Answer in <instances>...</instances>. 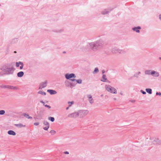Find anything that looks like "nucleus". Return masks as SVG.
I'll return each mask as SVG.
<instances>
[{
    "label": "nucleus",
    "instance_id": "1",
    "mask_svg": "<svg viewBox=\"0 0 161 161\" xmlns=\"http://www.w3.org/2000/svg\"><path fill=\"white\" fill-rule=\"evenodd\" d=\"M0 69L3 72V75H13L15 69L11 64H5L2 66Z\"/></svg>",
    "mask_w": 161,
    "mask_h": 161
},
{
    "label": "nucleus",
    "instance_id": "2",
    "mask_svg": "<svg viewBox=\"0 0 161 161\" xmlns=\"http://www.w3.org/2000/svg\"><path fill=\"white\" fill-rule=\"evenodd\" d=\"M104 44L103 41H96L89 43L87 45L88 48L91 49L93 51H96L102 47Z\"/></svg>",
    "mask_w": 161,
    "mask_h": 161
},
{
    "label": "nucleus",
    "instance_id": "3",
    "mask_svg": "<svg viewBox=\"0 0 161 161\" xmlns=\"http://www.w3.org/2000/svg\"><path fill=\"white\" fill-rule=\"evenodd\" d=\"M146 141L150 142L152 141V143L153 145H161V140H159L158 138H153L151 137L149 138H146Z\"/></svg>",
    "mask_w": 161,
    "mask_h": 161
},
{
    "label": "nucleus",
    "instance_id": "4",
    "mask_svg": "<svg viewBox=\"0 0 161 161\" xmlns=\"http://www.w3.org/2000/svg\"><path fill=\"white\" fill-rule=\"evenodd\" d=\"M111 52L113 54L119 53L121 54H124L126 53V51L120 49L116 47H114L112 48Z\"/></svg>",
    "mask_w": 161,
    "mask_h": 161
},
{
    "label": "nucleus",
    "instance_id": "5",
    "mask_svg": "<svg viewBox=\"0 0 161 161\" xmlns=\"http://www.w3.org/2000/svg\"><path fill=\"white\" fill-rule=\"evenodd\" d=\"M105 88L107 91L110 93L114 94L117 93L116 90L109 85H106L105 86Z\"/></svg>",
    "mask_w": 161,
    "mask_h": 161
},
{
    "label": "nucleus",
    "instance_id": "6",
    "mask_svg": "<svg viewBox=\"0 0 161 161\" xmlns=\"http://www.w3.org/2000/svg\"><path fill=\"white\" fill-rule=\"evenodd\" d=\"M89 111L87 110H81L78 111V117L82 118L87 115L89 113Z\"/></svg>",
    "mask_w": 161,
    "mask_h": 161
},
{
    "label": "nucleus",
    "instance_id": "7",
    "mask_svg": "<svg viewBox=\"0 0 161 161\" xmlns=\"http://www.w3.org/2000/svg\"><path fill=\"white\" fill-rule=\"evenodd\" d=\"M0 87L1 88H7L8 89H12L14 90H17L19 89L16 86H11L9 85H0Z\"/></svg>",
    "mask_w": 161,
    "mask_h": 161
},
{
    "label": "nucleus",
    "instance_id": "8",
    "mask_svg": "<svg viewBox=\"0 0 161 161\" xmlns=\"http://www.w3.org/2000/svg\"><path fill=\"white\" fill-rule=\"evenodd\" d=\"M65 77L66 79L70 80V79L71 78H75L76 76L74 73H67L65 75Z\"/></svg>",
    "mask_w": 161,
    "mask_h": 161
},
{
    "label": "nucleus",
    "instance_id": "9",
    "mask_svg": "<svg viewBox=\"0 0 161 161\" xmlns=\"http://www.w3.org/2000/svg\"><path fill=\"white\" fill-rule=\"evenodd\" d=\"M68 117L70 118H76L78 117V111L68 114Z\"/></svg>",
    "mask_w": 161,
    "mask_h": 161
},
{
    "label": "nucleus",
    "instance_id": "10",
    "mask_svg": "<svg viewBox=\"0 0 161 161\" xmlns=\"http://www.w3.org/2000/svg\"><path fill=\"white\" fill-rule=\"evenodd\" d=\"M47 81L46 80L44 82L41 83L40 84L39 89H42L45 87L47 86Z\"/></svg>",
    "mask_w": 161,
    "mask_h": 161
},
{
    "label": "nucleus",
    "instance_id": "11",
    "mask_svg": "<svg viewBox=\"0 0 161 161\" xmlns=\"http://www.w3.org/2000/svg\"><path fill=\"white\" fill-rule=\"evenodd\" d=\"M43 124L45 125H46V126L44 127L43 128V129L46 130H47L48 129L49 127V123L47 122V121H46L45 120H44L43 121Z\"/></svg>",
    "mask_w": 161,
    "mask_h": 161
},
{
    "label": "nucleus",
    "instance_id": "12",
    "mask_svg": "<svg viewBox=\"0 0 161 161\" xmlns=\"http://www.w3.org/2000/svg\"><path fill=\"white\" fill-rule=\"evenodd\" d=\"M111 10L109 9H106L101 12V14L103 15L106 14L108 13Z\"/></svg>",
    "mask_w": 161,
    "mask_h": 161
},
{
    "label": "nucleus",
    "instance_id": "13",
    "mask_svg": "<svg viewBox=\"0 0 161 161\" xmlns=\"http://www.w3.org/2000/svg\"><path fill=\"white\" fill-rule=\"evenodd\" d=\"M87 97L88 98V101L91 104H92L94 102L93 99L92 98V96L90 95H87Z\"/></svg>",
    "mask_w": 161,
    "mask_h": 161
},
{
    "label": "nucleus",
    "instance_id": "14",
    "mask_svg": "<svg viewBox=\"0 0 161 161\" xmlns=\"http://www.w3.org/2000/svg\"><path fill=\"white\" fill-rule=\"evenodd\" d=\"M141 29L140 26L135 27L132 28V30L134 31H135L137 33L140 32V30Z\"/></svg>",
    "mask_w": 161,
    "mask_h": 161
},
{
    "label": "nucleus",
    "instance_id": "15",
    "mask_svg": "<svg viewBox=\"0 0 161 161\" xmlns=\"http://www.w3.org/2000/svg\"><path fill=\"white\" fill-rule=\"evenodd\" d=\"M47 91L52 95L56 94L57 93V92L56 91L53 90L48 89L47 90Z\"/></svg>",
    "mask_w": 161,
    "mask_h": 161
},
{
    "label": "nucleus",
    "instance_id": "16",
    "mask_svg": "<svg viewBox=\"0 0 161 161\" xmlns=\"http://www.w3.org/2000/svg\"><path fill=\"white\" fill-rule=\"evenodd\" d=\"M151 75L153 76L154 77H158L159 75V74L158 72L157 71H154V70L152 71Z\"/></svg>",
    "mask_w": 161,
    "mask_h": 161
},
{
    "label": "nucleus",
    "instance_id": "17",
    "mask_svg": "<svg viewBox=\"0 0 161 161\" xmlns=\"http://www.w3.org/2000/svg\"><path fill=\"white\" fill-rule=\"evenodd\" d=\"M8 133L9 135H11L13 136H15L16 135L15 132L12 130H9L8 131Z\"/></svg>",
    "mask_w": 161,
    "mask_h": 161
},
{
    "label": "nucleus",
    "instance_id": "18",
    "mask_svg": "<svg viewBox=\"0 0 161 161\" xmlns=\"http://www.w3.org/2000/svg\"><path fill=\"white\" fill-rule=\"evenodd\" d=\"M24 75V72L23 71H20L17 74L18 77H22Z\"/></svg>",
    "mask_w": 161,
    "mask_h": 161
},
{
    "label": "nucleus",
    "instance_id": "19",
    "mask_svg": "<svg viewBox=\"0 0 161 161\" xmlns=\"http://www.w3.org/2000/svg\"><path fill=\"white\" fill-rule=\"evenodd\" d=\"M14 125L18 128L25 127V125H24L22 124H14Z\"/></svg>",
    "mask_w": 161,
    "mask_h": 161
},
{
    "label": "nucleus",
    "instance_id": "20",
    "mask_svg": "<svg viewBox=\"0 0 161 161\" xmlns=\"http://www.w3.org/2000/svg\"><path fill=\"white\" fill-rule=\"evenodd\" d=\"M106 80H108L106 78V76L105 75H103L101 81L103 82H105Z\"/></svg>",
    "mask_w": 161,
    "mask_h": 161
},
{
    "label": "nucleus",
    "instance_id": "21",
    "mask_svg": "<svg viewBox=\"0 0 161 161\" xmlns=\"http://www.w3.org/2000/svg\"><path fill=\"white\" fill-rule=\"evenodd\" d=\"M151 70H147L145 71L144 73L146 75H150V74H151Z\"/></svg>",
    "mask_w": 161,
    "mask_h": 161
},
{
    "label": "nucleus",
    "instance_id": "22",
    "mask_svg": "<svg viewBox=\"0 0 161 161\" xmlns=\"http://www.w3.org/2000/svg\"><path fill=\"white\" fill-rule=\"evenodd\" d=\"M146 92L149 94H151L152 93V90L151 88H147L146 89Z\"/></svg>",
    "mask_w": 161,
    "mask_h": 161
},
{
    "label": "nucleus",
    "instance_id": "23",
    "mask_svg": "<svg viewBox=\"0 0 161 161\" xmlns=\"http://www.w3.org/2000/svg\"><path fill=\"white\" fill-rule=\"evenodd\" d=\"M23 115L26 118L28 119H32V117L30 116L28 114L25 113Z\"/></svg>",
    "mask_w": 161,
    "mask_h": 161
},
{
    "label": "nucleus",
    "instance_id": "24",
    "mask_svg": "<svg viewBox=\"0 0 161 161\" xmlns=\"http://www.w3.org/2000/svg\"><path fill=\"white\" fill-rule=\"evenodd\" d=\"M19 63L21 66H20L19 68L20 69H22L23 68L24 66V64L23 62L21 61H19Z\"/></svg>",
    "mask_w": 161,
    "mask_h": 161
},
{
    "label": "nucleus",
    "instance_id": "25",
    "mask_svg": "<svg viewBox=\"0 0 161 161\" xmlns=\"http://www.w3.org/2000/svg\"><path fill=\"white\" fill-rule=\"evenodd\" d=\"M99 72V70L97 68H95L93 72V74H96L98 73Z\"/></svg>",
    "mask_w": 161,
    "mask_h": 161
},
{
    "label": "nucleus",
    "instance_id": "26",
    "mask_svg": "<svg viewBox=\"0 0 161 161\" xmlns=\"http://www.w3.org/2000/svg\"><path fill=\"white\" fill-rule=\"evenodd\" d=\"M140 74H141V72H136L135 74L133 75V77H136V78H138V75H140Z\"/></svg>",
    "mask_w": 161,
    "mask_h": 161
},
{
    "label": "nucleus",
    "instance_id": "27",
    "mask_svg": "<svg viewBox=\"0 0 161 161\" xmlns=\"http://www.w3.org/2000/svg\"><path fill=\"white\" fill-rule=\"evenodd\" d=\"M38 93L42 94L43 95H46V93L45 92L41 91H39L38 92Z\"/></svg>",
    "mask_w": 161,
    "mask_h": 161
},
{
    "label": "nucleus",
    "instance_id": "28",
    "mask_svg": "<svg viewBox=\"0 0 161 161\" xmlns=\"http://www.w3.org/2000/svg\"><path fill=\"white\" fill-rule=\"evenodd\" d=\"M48 120H50L52 122H53L54 121V118L53 117H50L48 118Z\"/></svg>",
    "mask_w": 161,
    "mask_h": 161
},
{
    "label": "nucleus",
    "instance_id": "29",
    "mask_svg": "<svg viewBox=\"0 0 161 161\" xmlns=\"http://www.w3.org/2000/svg\"><path fill=\"white\" fill-rule=\"evenodd\" d=\"M77 83L80 84L82 83V80L81 79H79L76 80Z\"/></svg>",
    "mask_w": 161,
    "mask_h": 161
},
{
    "label": "nucleus",
    "instance_id": "30",
    "mask_svg": "<svg viewBox=\"0 0 161 161\" xmlns=\"http://www.w3.org/2000/svg\"><path fill=\"white\" fill-rule=\"evenodd\" d=\"M97 39H104V36L103 35L99 36L97 37Z\"/></svg>",
    "mask_w": 161,
    "mask_h": 161
},
{
    "label": "nucleus",
    "instance_id": "31",
    "mask_svg": "<svg viewBox=\"0 0 161 161\" xmlns=\"http://www.w3.org/2000/svg\"><path fill=\"white\" fill-rule=\"evenodd\" d=\"M5 113V111L4 110H0V115H3Z\"/></svg>",
    "mask_w": 161,
    "mask_h": 161
},
{
    "label": "nucleus",
    "instance_id": "32",
    "mask_svg": "<svg viewBox=\"0 0 161 161\" xmlns=\"http://www.w3.org/2000/svg\"><path fill=\"white\" fill-rule=\"evenodd\" d=\"M64 31V30L63 29H59L57 30L56 31H55V32L57 33H61L62 32Z\"/></svg>",
    "mask_w": 161,
    "mask_h": 161
},
{
    "label": "nucleus",
    "instance_id": "33",
    "mask_svg": "<svg viewBox=\"0 0 161 161\" xmlns=\"http://www.w3.org/2000/svg\"><path fill=\"white\" fill-rule=\"evenodd\" d=\"M74 103V102L73 101L68 102V103L69 104V107H71V105L73 104Z\"/></svg>",
    "mask_w": 161,
    "mask_h": 161
},
{
    "label": "nucleus",
    "instance_id": "34",
    "mask_svg": "<svg viewBox=\"0 0 161 161\" xmlns=\"http://www.w3.org/2000/svg\"><path fill=\"white\" fill-rule=\"evenodd\" d=\"M50 132L51 133L52 135H54L56 133V131L53 130H51Z\"/></svg>",
    "mask_w": 161,
    "mask_h": 161
},
{
    "label": "nucleus",
    "instance_id": "35",
    "mask_svg": "<svg viewBox=\"0 0 161 161\" xmlns=\"http://www.w3.org/2000/svg\"><path fill=\"white\" fill-rule=\"evenodd\" d=\"M140 92L143 94H146V93L145 92L143 91L142 90H140Z\"/></svg>",
    "mask_w": 161,
    "mask_h": 161
},
{
    "label": "nucleus",
    "instance_id": "36",
    "mask_svg": "<svg viewBox=\"0 0 161 161\" xmlns=\"http://www.w3.org/2000/svg\"><path fill=\"white\" fill-rule=\"evenodd\" d=\"M44 106L45 107L48 108H51V106H49V105H47V104L44 105Z\"/></svg>",
    "mask_w": 161,
    "mask_h": 161
},
{
    "label": "nucleus",
    "instance_id": "37",
    "mask_svg": "<svg viewBox=\"0 0 161 161\" xmlns=\"http://www.w3.org/2000/svg\"><path fill=\"white\" fill-rule=\"evenodd\" d=\"M16 66L17 67H19L20 64L19 63V62H16Z\"/></svg>",
    "mask_w": 161,
    "mask_h": 161
},
{
    "label": "nucleus",
    "instance_id": "38",
    "mask_svg": "<svg viewBox=\"0 0 161 161\" xmlns=\"http://www.w3.org/2000/svg\"><path fill=\"white\" fill-rule=\"evenodd\" d=\"M75 86V85H74L73 83L70 84V86L71 88H72L73 87H74Z\"/></svg>",
    "mask_w": 161,
    "mask_h": 161
},
{
    "label": "nucleus",
    "instance_id": "39",
    "mask_svg": "<svg viewBox=\"0 0 161 161\" xmlns=\"http://www.w3.org/2000/svg\"><path fill=\"white\" fill-rule=\"evenodd\" d=\"M156 95H159L160 96L161 95V93L160 92H157L156 93Z\"/></svg>",
    "mask_w": 161,
    "mask_h": 161
},
{
    "label": "nucleus",
    "instance_id": "40",
    "mask_svg": "<svg viewBox=\"0 0 161 161\" xmlns=\"http://www.w3.org/2000/svg\"><path fill=\"white\" fill-rule=\"evenodd\" d=\"M34 124L35 125L37 126L39 125V123H38V122L35 123Z\"/></svg>",
    "mask_w": 161,
    "mask_h": 161
},
{
    "label": "nucleus",
    "instance_id": "41",
    "mask_svg": "<svg viewBox=\"0 0 161 161\" xmlns=\"http://www.w3.org/2000/svg\"><path fill=\"white\" fill-rule=\"evenodd\" d=\"M130 102L132 103H134L135 102V100H131L130 101Z\"/></svg>",
    "mask_w": 161,
    "mask_h": 161
},
{
    "label": "nucleus",
    "instance_id": "42",
    "mask_svg": "<svg viewBox=\"0 0 161 161\" xmlns=\"http://www.w3.org/2000/svg\"><path fill=\"white\" fill-rule=\"evenodd\" d=\"M64 153L65 154H69V152L68 151H65V152H64Z\"/></svg>",
    "mask_w": 161,
    "mask_h": 161
},
{
    "label": "nucleus",
    "instance_id": "43",
    "mask_svg": "<svg viewBox=\"0 0 161 161\" xmlns=\"http://www.w3.org/2000/svg\"><path fill=\"white\" fill-rule=\"evenodd\" d=\"M70 80L72 81H75L76 80L75 79H70Z\"/></svg>",
    "mask_w": 161,
    "mask_h": 161
},
{
    "label": "nucleus",
    "instance_id": "44",
    "mask_svg": "<svg viewBox=\"0 0 161 161\" xmlns=\"http://www.w3.org/2000/svg\"><path fill=\"white\" fill-rule=\"evenodd\" d=\"M40 102H41V103H43V105H44H44H45V104L44 102L43 101H40Z\"/></svg>",
    "mask_w": 161,
    "mask_h": 161
},
{
    "label": "nucleus",
    "instance_id": "45",
    "mask_svg": "<svg viewBox=\"0 0 161 161\" xmlns=\"http://www.w3.org/2000/svg\"><path fill=\"white\" fill-rule=\"evenodd\" d=\"M159 18L160 20L161 21V14H160L159 15Z\"/></svg>",
    "mask_w": 161,
    "mask_h": 161
},
{
    "label": "nucleus",
    "instance_id": "46",
    "mask_svg": "<svg viewBox=\"0 0 161 161\" xmlns=\"http://www.w3.org/2000/svg\"><path fill=\"white\" fill-rule=\"evenodd\" d=\"M105 72L104 70H102V73L103 74L104 73V72Z\"/></svg>",
    "mask_w": 161,
    "mask_h": 161
},
{
    "label": "nucleus",
    "instance_id": "47",
    "mask_svg": "<svg viewBox=\"0 0 161 161\" xmlns=\"http://www.w3.org/2000/svg\"><path fill=\"white\" fill-rule=\"evenodd\" d=\"M69 107H67L66 108V110H68L69 109Z\"/></svg>",
    "mask_w": 161,
    "mask_h": 161
},
{
    "label": "nucleus",
    "instance_id": "48",
    "mask_svg": "<svg viewBox=\"0 0 161 161\" xmlns=\"http://www.w3.org/2000/svg\"><path fill=\"white\" fill-rule=\"evenodd\" d=\"M114 100H116V98H114Z\"/></svg>",
    "mask_w": 161,
    "mask_h": 161
},
{
    "label": "nucleus",
    "instance_id": "49",
    "mask_svg": "<svg viewBox=\"0 0 161 161\" xmlns=\"http://www.w3.org/2000/svg\"><path fill=\"white\" fill-rule=\"evenodd\" d=\"M17 53V52H16V51H14V53Z\"/></svg>",
    "mask_w": 161,
    "mask_h": 161
},
{
    "label": "nucleus",
    "instance_id": "50",
    "mask_svg": "<svg viewBox=\"0 0 161 161\" xmlns=\"http://www.w3.org/2000/svg\"><path fill=\"white\" fill-rule=\"evenodd\" d=\"M159 58L160 60H161V57H159Z\"/></svg>",
    "mask_w": 161,
    "mask_h": 161
},
{
    "label": "nucleus",
    "instance_id": "51",
    "mask_svg": "<svg viewBox=\"0 0 161 161\" xmlns=\"http://www.w3.org/2000/svg\"><path fill=\"white\" fill-rule=\"evenodd\" d=\"M103 94H102L101 96V97H103Z\"/></svg>",
    "mask_w": 161,
    "mask_h": 161
},
{
    "label": "nucleus",
    "instance_id": "52",
    "mask_svg": "<svg viewBox=\"0 0 161 161\" xmlns=\"http://www.w3.org/2000/svg\"><path fill=\"white\" fill-rule=\"evenodd\" d=\"M120 94L121 95H122V93H121V92H120Z\"/></svg>",
    "mask_w": 161,
    "mask_h": 161
},
{
    "label": "nucleus",
    "instance_id": "53",
    "mask_svg": "<svg viewBox=\"0 0 161 161\" xmlns=\"http://www.w3.org/2000/svg\"><path fill=\"white\" fill-rule=\"evenodd\" d=\"M63 53H65V52H63Z\"/></svg>",
    "mask_w": 161,
    "mask_h": 161
},
{
    "label": "nucleus",
    "instance_id": "54",
    "mask_svg": "<svg viewBox=\"0 0 161 161\" xmlns=\"http://www.w3.org/2000/svg\"><path fill=\"white\" fill-rule=\"evenodd\" d=\"M35 118V119H36V118ZM36 118V119H38V118Z\"/></svg>",
    "mask_w": 161,
    "mask_h": 161
}]
</instances>
